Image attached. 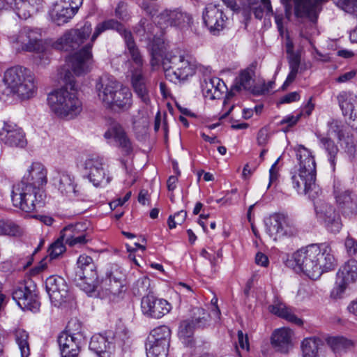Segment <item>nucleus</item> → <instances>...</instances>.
<instances>
[{
    "mask_svg": "<svg viewBox=\"0 0 357 357\" xmlns=\"http://www.w3.org/2000/svg\"><path fill=\"white\" fill-rule=\"evenodd\" d=\"M47 170L38 162H33L27 169L22 180L13 187L11 199L15 207L26 213L42 206L44 198L43 187L47 183Z\"/></svg>",
    "mask_w": 357,
    "mask_h": 357,
    "instance_id": "nucleus-1",
    "label": "nucleus"
},
{
    "mask_svg": "<svg viewBox=\"0 0 357 357\" xmlns=\"http://www.w3.org/2000/svg\"><path fill=\"white\" fill-rule=\"evenodd\" d=\"M292 258L296 266L312 280L333 269L335 262L331 248L327 244L303 248L294 252Z\"/></svg>",
    "mask_w": 357,
    "mask_h": 357,
    "instance_id": "nucleus-2",
    "label": "nucleus"
},
{
    "mask_svg": "<svg viewBox=\"0 0 357 357\" xmlns=\"http://www.w3.org/2000/svg\"><path fill=\"white\" fill-rule=\"evenodd\" d=\"M298 162V174L291 176L294 188L298 194L307 195L314 199L321 192L316 184V162L312 152L303 145L295 149Z\"/></svg>",
    "mask_w": 357,
    "mask_h": 357,
    "instance_id": "nucleus-3",
    "label": "nucleus"
},
{
    "mask_svg": "<svg viewBox=\"0 0 357 357\" xmlns=\"http://www.w3.org/2000/svg\"><path fill=\"white\" fill-rule=\"evenodd\" d=\"M109 29H115L121 36L127 30L122 24L114 19L98 24L91 36V42L77 52L70 55L67 59L69 66L75 75H81L90 70L93 63V56L91 53L93 44L102 32Z\"/></svg>",
    "mask_w": 357,
    "mask_h": 357,
    "instance_id": "nucleus-4",
    "label": "nucleus"
},
{
    "mask_svg": "<svg viewBox=\"0 0 357 357\" xmlns=\"http://www.w3.org/2000/svg\"><path fill=\"white\" fill-rule=\"evenodd\" d=\"M109 29H115L121 36L127 30L122 24L114 19L98 24L91 36V42L77 52L70 55L67 59L69 66L75 75H81L90 70L93 63V56L91 53L93 44L102 32Z\"/></svg>",
    "mask_w": 357,
    "mask_h": 357,
    "instance_id": "nucleus-5",
    "label": "nucleus"
},
{
    "mask_svg": "<svg viewBox=\"0 0 357 357\" xmlns=\"http://www.w3.org/2000/svg\"><path fill=\"white\" fill-rule=\"evenodd\" d=\"M50 111L59 119L72 120L82 111V102L77 93L66 88L54 90L47 96Z\"/></svg>",
    "mask_w": 357,
    "mask_h": 357,
    "instance_id": "nucleus-6",
    "label": "nucleus"
},
{
    "mask_svg": "<svg viewBox=\"0 0 357 357\" xmlns=\"http://www.w3.org/2000/svg\"><path fill=\"white\" fill-rule=\"evenodd\" d=\"M196 63L180 51H169L162 59V68L166 79L171 82L185 80L192 76L196 70Z\"/></svg>",
    "mask_w": 357,
    "mask_h": 357,
    "instance_id": "nucleus-7",
    "label": "nucleus"
},
{
    "mask_svg": "<svg viewBox=\"0 0 357 357\" xmlns=\"http://www.w3.org/2000/svg\"><path fill=\"white\" fill-rule=\"evenodd\" d=\"M75 282L86 294L96 291L98 287L96 266L92 257L82 255L77 261Z\"/></svg>",
    "mask_w": 357,
    "mask_h": 357,
    "instance_id": "nucleus-8",
    "label": "nucleus"
},
{
    "mask_svg": "<svg viewBox=\"0 0 357 357\" xmlns=\"http://www.w3.org/2000/svg\"><path fill=\"white\" fill-rule=\"evenodd\" d=\"M266 232L274 241L284 237H291L297 234L298 231L291 220L284 214L274 213L264 221Z\"/></svg>",
    "mask_w": 357,
    "mask_h": 357,
    "instance_id": "nucleus-9",
    "label": "nucleus"
},
{
    "mask_svg": "<svg viewBox=\"0 0 357 357\" xmlns=\"http://www.w3.org/2000/svg\"><path fill=\"white\" fill-rule=\"evenodd\" d=\"M92 27L91 23L86 22L80 29H72L66 31L54 43L56 50L70 52L77 50L89 37Z\"/></svg>",
    "mask_w": 357,
    "mask_h": 357,
    "instance_id": "nucleus-10",
    "label": "nucleus"
},
{
    "mask_svg": "<svg viewBox=\"0 0 357 357\" xmlns=\"http://www.w3.org/2000/svg\"><path fill=\"white\" fill-rule=\"evenodd\" d=\"M45 288L52 303L55 307H60L73 299L67 283L60 276L52 275L47 278L45 280Z\"/></svg>",
    "mask_w": 357,
    "mask_h": 357,
    "instance_id": "nucleus-11",
    "label": "nucleus"
},
{
    "mask_svg": "<svg viewBox=\"0 0 357 357\" xmlns=\"http://www.w3.org/2000/svg\"><path fill=\"white\" fill-rule=\"evenodd\" d=\"M126 275L117 266H114L107 277L99 284L96 291L105 292V295L119 296L126 291Z\"/></svg>",
    "mask_w": 357,
    "mask_h": 357,
    "instance_id": "nucleus-12",
    "label": "nucleus"
},
{
    "mask_svg": "<svg viewBox=\"0 0 357 357\" xmlns=\"http://www.w3.org/2000/svg\"><path fill=\"white\" fill-rule=\"evenodd\" d=\"M317 216L326 230L333 234L339 233L342 227V220L335 207L327 202H319L314 206Z\"/></svg>",
    "mask_w": 357,
    "mask_h": 357,
    "instance_id": "nucleus-13",
    "label": "nucleus"
},
{
    "mask_svg": "<svg viewBox=\"0 0 357 357\" xmlns=\"http://www.w3.org/2000/svg\"><path fill=\"white\" fill-rule=\"evenodd\" d=\"M12 297L23 310L36 312L40 309V303L37 294L25 284H21L15 287L13 291Z\"/></svg>",
    "mask_w": 357,
    "mask_h": 357,
    "instance_id": "nucleus-14",
    "label": "nucleus"
},
{
    "mask_svg": "<svg viewBox=\"0 0 357 357\" xmlns=\"http://www.w3.org/2000/svg\"><path fill=\"white\" fill-rule=\"evenodd\" d=\"M158 24L161 28L168 26L185 27L192 23L191 15L179 8L165 9L158 16Z\"/></svg>",
    "mask_w": 357,
    "mask_h": 357,
    "instance_id": "nucleus-15",
    "label": "nucleus"
},
{
    "mask_svg": "<svg viewBox=\"0 0 357 357\" xmlns=\"http://www.w3.org/2000/svg\"><path fill=\"white\" fill-rule=\"evenodd\" d=\"M141 307L144 315L159 319L171 310L172 305L165 299L158 298L152 294H148L142 298Z\"/></svg>",
    "mask_w": 357,
    "mask_h": 357,
    "instance_id": "nucleus-16",
    "label": "nucleus"
},
{
    "mask_svg": "<svg viewBox=\"0 0 357 357\" xmlns=\"http://www.w3.org/2000/svg\"><path fill=\"white\" fill-rule=\"evenodd\" d=\"M84 169L88 177L94 186L107 184L110 181L109 176L106 177V172L103 158L98 155L89 157L84 162Z\"/></svg>",
    "mask_w": 357,
    "mask_h": 357,
    "instance_id": "nucleus-17",
    "label": "nucleus"
},
{
    "mask_svg": "<svg viewBox=\"0 0 357 357\" xmlns=\"http://www.w3.org/2000/svg\"><path fill=\"white\" fill-rule=\"evenodd\" d=\"M0 141L10 147L24 148L26 145V139L22 130L10 121L3 123V126L0 130Z\"/></svg>",
    "mask_w": 357,
    "mask_h": 357,
    "instance_id": "nucleus-18",
    "label": "nucleus"
},
{
    "mask_svg": "<svg viewBox=\"0 0 357 357\" xmlns=\"http://www.w3.org/2000/svg\"><path fill=\"white\" fill-rule=\"evenodd\" d=\"M119 83L113 77L106 75L102 76L97 81L96 84V91L98 100L102 102L104 107L109 108L113 102L114 96L119 89Z\"/></svg>",
    "mask_w": 357,
    "mask_h": 357,
    "instance_id": "nucleus-19",
    "label": "nucleus"
},
{
    "mask_svg": "<svg viewBox=\"0 0 357 357\" xmlns=\"http://www.w3.org/2000/svg\"><path fill=\"white\" fill-rule=\"evenodd\" d=\"M202 18L204 24L213 34L224 29L227 19L222 10L212 3L206 5L202 13Z\"/></svg>",
    "mask_w": 357,
    "mask_h": 357,
    "instance_id": "nucleus-20",
    "label": "nucleus"
},
{
    "mask_svg": "<svg viewBox=\"0 0 357 357\" xmlns=\"http://www.w3.org/2000/svg\"><path fill=\"white\" fill-rule=\"evenodd\" d=\"M60 236L70 247L85 245L89 240L84 225L80 222L65 227L61 230Z\"/></svg>",
    "mask_w": 357,
    "mask_h": 357,
    "instance_id": "nucleus-21",
    "label": "nucleus"
},
{
    "mask_svg": "<svg viewBox=\"0 0 357 357\" xmlns=\"http://www.w3.org/2000/svg\"><path fill=\"white\" fill-rule=\"evenodd\" d=\"M334 194L337 204L344 216L352 218L357 214V199L350 190H340L335 187Z\"/></svg>",
    "mask_w": 357,
    "mask_h": 357,
    "instance_id": "nucleus-22",
    "label": "nucleus"
},
{
    "mask_svg": "<svg viewBox=\"0 0 357 357\" xmlns=\"http://www.w3.org/2000/svg\"><path fill=\"white\" fill-rule=\"evenodd\" d=\"M340 107L344 116H349L350 126L357 130V96L342 92L337 96Z\"/></svg>",
    "mask_w": 357,
    "mask_h": 357,
    "instance_id": "nucleus-23",
    "label": "nucleus"
},
{
    "mask_svg": "<svg viewBox=\"0 0 357 357\" xmlns=\"http://www.w3.org/2000/svg\"><path fill=\"white\" fill-rule=\"evenodd\" d=\"M294 332L289 328L276 329L271 335V342L278 352L287 354L293 348Z\"/></svg>",
    "mask_w": 357,
    "mask_h": 357,
    "instance_id": "nucleus-24",
    "label": "nucleus"
},
{
    "mask_svg": "<svg viewBox=\"0 0 357 357\" xmlns=\"http://www.w3.org/2000/svg\"><path fill=\"white\" fill-rule=\"evenodd\" d=\"M57 342L61 357H77L81 345L84 342L79 335L75 337L66 333H61L58 337Z\"/></svg>",
    "mask_w": 357,
    "mask_h": 357,
    "instance_id": "nucleus-25",
    "label": "nucleus"
},
{
    "mask_svg": "<svg viewBox=\"0 0 357 357\" xmlns=\"http://www.w3.org/2000/svg\"><path fill=\"white\" fill-rule=\"evenodd\" d=\"M52 183L62 195L71 197L77 194L75 178L66 171L56 172Z\"/></svg>",
    "mask_w": 357,
    "mask_h": 357,
    "instance_id": "nucleus-26",
    "label": "nucleus"
},
{
    "mask_svg": "<svg viewBox=\"0 0 357 357\" xmlns=\"http://www.w3.org/2000/svg\"><path fill=\"white\" fill-rule=\"evenodd\" d=\"M43 8V0H14L13 7L17 15L26 20Z\"/></svg>",
    "mask_w": 357,
    "mask_h": 357,
    "instance_id": "nucleus-27",
    "label": "nucleus"
},
{
    "mask_svg": "<svg viewBox=\"0 0 357 357\" xmlns=\"http://www.w3.org/2000/svg\"><path fill=\"white\" fill-rule=\"evenodd\" d=\"M203 95L211 100L219 99L227 89L225 82L218 77L205 79L202 84Z\"/></svg>",
    "mask_w": 357,
    "mask_h": 357,
    "instance_id": "nucleus-28",
    "label": "nucleus"
},
{
    "mask_svg": "<svg viewBox=\"0 0 357 357\" xmlns=\"http://www.w3.org/2000/svg\"><path fill=\"white\" fill-rule=\"evenodd\" d=\"M17 85L13 93L17 94L22 100L29 99L36 93L37 86L35 77L31 71Z\"/></svg>",
    "mask_w": 357,
    "mask_h": 357,
    "instance_id": "nucleus-29",
    "label": "nucleus"
},
{
    "mask_svg": "<svg viewBox=\"0 0 357 357\" xmlns=\"http://www.w3.org/2000/svg\"><path fill=\"white\" fill-rule=\"evenodd\" d=\"M131 83L137 96L144 103L149 104L150 102L149 92L145 84L143 70L139 68H134L131 70Z\"/></svg>",
    "mask_w": 357,
    "mask_h": 357,
    "instance_id": "nucleus-30",
    "label": "nucleus"
},
{
    "mask_svg": "<svg viewBox=\"0 0 357 357\" xmlns=\"http://www.w3.org/2000/svg\"><path fill=\"white\" fill-rule=\"evenodd\" d=\"M317 137L319 140V145L324 151L332 171L335 172L337 155L340 151L337 145L328 137L323 136L320 134L317 135Z\"/></svg>",
    "mask_w": 357,
    "mask_h": 357,
    "instance_id": "nucleus-31",
    "label": "nucleus"
},
{
    "mask_svg": "<svg viewBox=\"0 0 357 357\" xmlns=\"http://www.w3.org/2000/svg\"><path fill=\"white\" fill-rule=\"evenodd\" d=\"M132 105V93L130 90L123 85H119V89L116 90L114 96L113 102H112L109 109L122 111L128 110Z\"/></svg>",
    "mask_w": 357,
    "mask_h": 357,
    "instance_id": "nucleus-32",
    "label": "nucleus"
},
{
    "mask_svg": "<svg viewBox=\"0 0 357 357\" xmlns=\"http://www.w3.org/2000/svg\"><path fill=\"white\" fill-rule=\"evenodd\" d=\"M326 342L336 355L347 353L356 346L353 340L342 335L328 337L326 339Z\"/></svg>",
    "mask_w": 357,
    "mask_h": 357,
    "instance_id": "nucleus-33",
    "label": "nucleus"
},
{
    "mask_svg": "<svg viewBox=\"0 0 357 357\" xmlns=\"http://www.w3.org/2000/svg\"><path fill=\"white\" fill-rule=\"evenodd\" d=\"M270 312L278 317L284 319L289 322L301 326L303 321L297 317L293 312L291 308L287 307L284 303L277 301L269 306Z\"/></svg>",
    "mask_w": 357,
    "mask_h": 357,
    "instance_id": "nucleus-34",
    "label": "nucleus"
},
{
    "mask_svg": "<svg viewBox=\"0 0 357 357\" xmlns=\"http://www.w3.org/2000/svg\"><path fill=\"white\" fill-rule=\"evenodd\" d=\"M149 50L151 56V66L155 67L158 66L160 61L162 65V59L168 52L166 51L167 49L164 40L160 38L154 37L149 44Z\"/></svg>",
    "mask_w": 357,
    "mask_h": 357,
    "instance_id": "nucleus-35",
    "label": "nucleus"
},
{
    "mask_svg": "<svg viewBox=\"0 0 357 357\" xmlns=\"http://www.w3.org/2000/svg\"><path fill=\"white\" fill-rule=\"evenodd\" d=\"M29 71V70L20 66L8 68L4 73L3 82L13 92L17 83L24 79Z\"/></svg>",
    "mask_w": 357,
    "mask_h": 357,
    "instance_id": "nucleus-36",
    "label": "nucleus"
},
{
    "mask_svg": "<svg viewBox=\"0 0 357 357\" xmlns=\"http://www.w3.org/2000/svg\"><path fill=\"white\" fill-rule=\"evenodd\" d=\"M122 37L124 39L128 54H130L132 60L136 65L135 68H139L142 70H143L142 68L144 61L140 54V52L133 39L132 33L130 31L126 30V32L122 36Z\"/></svg>",
    "mask_w": 357,
    "mask_h": 357,
    "instance_id": "nucleus-37",
    "label": "nucleus"
},
{
    "mask_svg": "<svg viewBox=\"0 0 357 357\" xmlns=\"http://www.w3.org/2000/svg\"><path fill=\"white\" fill-rule=\"evenodd\" d=\"M13 335L21 357H29L31 354L29 333L25 330L18 328L14 330Z\"/></svg>",
    "mask_w": 357,
    "mask_h": 357,
    "instance_id": "nucleus-38",
    "label": "nucleus"
},
{
    "mask_svg": "<svg viewBox=\"0 0 357 357\" xmlns=\"http://www.w3.org/2000/svg\"><path fill=\"white\" fill-rule=\"evenodd\" d=\"M337 277L347 283L354 282L357 280V261L350 259L339 270Z\"/></svg>",
    "mask_w": 357,
    "mask_h": 357,
    "instance_id": "nucleus-39",
    "label": "nucleus"
},
{
    "mask_svg": "<svg viewBox=\"0 0 357 357\" xmlns=\"http://www.w3.org/2000/svg\"><path fill=\"white\" fill-rule=\"evenodd\" d=\"M322 341L317 337L305 338L301 344L303 357H319L318 350Z\"/></svg>",
    "mask_w": 357,
    "mask_h": 357,
    "instance_id": "nucleus-40",
    "label": "nucleus"
},
{
    "mask_svg": "<svg viewBox=\"0 0 357 357\" xmlns=\"http://www.w3.org/2000/svg\"><path fill=\"white\" fill-rule=\"evenodd\" d=\"M253 75L254 73L250 69L247 68L241 70L239 75L235 79V83L231 87V91L250 90L254 82Z\"/></svg>",
    "mask_w": 357,
    "mask_h": 357,
    "instance_id": "nucleus-41",
    "label": "nucleus"
},
{
    "mask_svg": "<svg viewBox=\"0 0 357 357\" xmlns=\"http://www.w3.org/2000/svg\"><path fill=\"white\" fill-rule=\"evenodd\" d=\"M171 331L166 326H160L154 328L149 335L147 340L154 342H158L159 344L165 347L169 346Z\"/></svg>",
    "mask_w": 357,
    "mask_h": 357,
    "instance_id": "nucleus-42",
    "label": "nucleus"
},
{
    "mask_svg": "<svg viewBox=\"0 0 357 357\" xmlns=\"http://www.w3.org/2000/svg\"><path fill=\"white\" fill-rule=\"evenodd\" d=\"M23 34L24 36H26L25 34L28 35V46H26V51L36 52L43 51V46L40 39V35L37 30L25 26L23 28Z\"/></svg>",
    "mask_w": 357,
    "mask_h": 357,
    "instance_id": "nucleus-43",
    "label": "nucleus"
},
{
    "mask_svg": "<svg viewBox=\"0 0 357 357\" xmlns=\"http://www.w3.org/2000/svg\"><path fill=\"white\" fill-rule=\"evenodd\" d=\"M114 348V344L108 342L105 337L100 334L94 335L91 338L89 349L97 355L107 349H113Z\"/></svg>",
    "mask_w": 357,
    "mask_h": 357,
    "instance_id": "nucleus-44",
    "label": "nucleus"
},
{
    "mask_svg": "<svg viewBox=\"0 0 357 357\" xmlns=\"http://www.w3.org/2000/svg\"><path fill=\"white\" fill-rule=\"evenodd\" d=\"M23 231L21 227L10 219H0V235L19 236Z\"/></svg>",
    "mask_w": 357,
    "mask_h": 357,
    "instance_id": "nucleus-45",
    "label": "nucleus"
},
{
    "mask_svg": "<svg viewBox=\"0 0 357 357\" xmlns=\"http://www.w3.org/2000/svg\"><path fill=\"white\" fill-rule=\"evenodd\" d=\"M209 314L203 308L195 307L192 311V319L190 321L195 328H204L208 324Z\"/></svg>",
    "mask_w": 357,
    "mask_h": 357,
    "instance_id": "nucleus-46",
    "label": "nucleus"
},
{
    "mask_svg": "<svg viewBox=\"0 0 357 357\" xmlns=\"http://www.w3.org/2000/svg\"><path fill=\"white\" fill-rule=\"evenodd\" d=\"M195 329V326L192 325L189 319L181 322L178 329V337L185 344L189 345L192 342Z\"/></svg>",
    "mask_w": 357,
    "mask_h": 357,
    "instance_id": "nucleus-47",
    "label": "nucleus"
},
{
    "mask_svg": "<svg viewBox=\"0 0 357 357\" xmlns=\"http://www.w3.org/2000/svg\"><path fill=\"white\" fill-rule=\"evenodd\" d=\"M168 349V347L159 344L158 342H151L149 340H147L146 342L147 357H167Z\"/></svg>",
    "mask_w": 357,
    "mask_h": 357,
    "instance_id": "nucleus-48",
    "label": "nucleus"
},
{
    "mask_svg": "<svg viewBox=\"0 0 357 357\" xmlns=\"http://www.w3.org/2000/svg\"><path fill=\"white\" fill-rule=\"evenodd\" d=\"M75 15L72 8L66 6L56 10V13L52 15V20L57 25L61 26L67 22Z\"/></svg>",
    "mask_w": 357,
    "mask_h": 357,
    "instance_id": "nucleus-49",
    "label": "nucleus"
},
{
    "mask_svg": "<svg viewBox=\"0 0 357 357\" xmlns=\"http://www.w3.org/2000/svg\"><path fill=\"white\" fill-rule=\"evenodd\" d=\"M63 333H68L71 336L77 337H81V340L85 341V337L82 332V326L80 321L76 319H72L68 323L66 330Z\"/></svg>",
    "mask_w": 357,
    "mask_h": 357,
    "instance_id": "nucleus-50",
    "label": "nucleus"
},
{
    "mask_svg": "<svg viewBox=\"0 0 357 357\" xmlns=\"http://www.w3.org/2000/svg\"><path fill=\"white\" fill-rule=\"evenodd\" d=\"M63 242H65V241H63L60 236L56 241L52 243L47 251L50 259L52 260L58 258L66 251V246Z\"/></svg>",
    "mask_w": 357,
    "mask_h": 357,
    "instance_id": "nucleus-51",
    "label": "nucleus"
},
{
    "mask_svg": "<svg viewBox=\"0 0 357 357\" xmlns=\"http://www.w3.org/2000/svg\"><path fill=\"white\" fill-rule=\"evenodd\" d=\"M123 126L118 123H112L108 130L105 132L104 137L107 139H113L116 142L126 134Z\"/></svg>",
    "mask_w": 357,
    "mask_h": 357,
    "instance_id": "nucleus-52",
    "label": "nucleus"
},
{
    "mask_svg": "<svg viewBox=\"0 0 357 357\" xmlns=\"http://www.w3.org/2000/svg\"><path fill=\"white\" fill-rule=\"evenodd\" d=\"M302 116L301 113L294 116V115H287L284 116L279 123V126H284L282 128V130L284 132H287L289 131L290 128L293 126H296L298 121L300 120Z\"/></svg>",
    "mask_w": 357,
    "mask_h": 357,
    "instance_id": "nucleus-53",
    "label": "nucleus"
},
{
    "mask_svg": "<svg viewBox=\"0 0 357 357\" xmlns=\"http://www.w3.org/2000/svg\"><path fill=\"white\" fill-rule=\"evenodd\" d=\"M335 4L345 12L357 16V0H335Z\"/></svg>",
    "mask_w": 357,
    "mask_h": 357,
    "instance_id": "nucleus-54",
    "label": "nucleus"
},
{
    "mask_svg": "<svg viewBox=\"0 0 357 357\" xmlns=\"http://www.w3.org/2000/svg\"><path fill=\"white\" fill-rule=\"evenodd\" d=\"M328 133L333 134L337 135L339 140H342L344 137V133L343 131L344 125L337 120H331L328 123Z\"/></svg>",
    "mask_w": 357,
    "mask_h": 357,
    "instance_id": "nucleus-55",
    "label": "nucleus"
},
{
    "mask_svg": "<svg viewBox=\"0 0 357 357\" xmlns=\"http://www.w3.org/2000/svg\"><path fill=\"white\" fill-rule=\"evenodd\" d=\"M187 217V212L181 210L174 213V215H170L168 218V225L169 229H174L177 225H181L185 220Z\"/></svg>",
    "mask_w": 357,
    "mask_h": 357,
    "instance_id": "nucleus-56",
    "label": "nucleus"
},
{
    "mask_svg": "<svg viewBox=\"0 0 357 357\" xmlns=\"http://www.w3.org/2000/svg\"><path fill=\"white\" fill-rule=\"evenodd\" d=\"M115 143L117 146L121 149L124 155H127L130 154L133 150L132 142L128 137L127 133L118 139Z\"/></svg>",
    "mask_w": 357,
    "mask_h": 357,
    "instance_id": "nucleus-57",
    "label": "nucleus"
},
{
    "mask_svg": "<svg viewBox=\"0 0 357 357\" xmlns=\"http://www.w3.org/2000/svg\"><path fill=\"white\" fill-rule=\"evenodd\" d=\"M348 284L349 283L337 277V280L335 282L336 286L333 288L331 293V297L335 299L340 298L342 294L344 291Z\"/></svg>",
    "mask_w": 357,
    "mask_h": 357,
    "instance_id": "nucleus-58",
    "label": "nucleus"
},
{
    "mask_svg": "<svg viewBox=\"0 0 357 357\" xmlns=\"http://www.w3.org/2000/svg\"><path fill=\"white\" fill-rule=\"evenodd\" d=\"M344 247L350 256L357 255V240L349 235L344 241Z\"/></svg>",
    "mask_w": 357,
    "mask_h": 357,
    "instance_id": "nucleus-59",
    "label": "nucleus"
},
{
    "mask_svg": "<svg viewBox=\"0 0 357 357\" xmlns=\"http://www.w3.org/2000/svg\"><path fill=\"white\" fill-rule=\"evenodd\" d=\"M151 285L150 279L147 277H142L137 280L136 286L137 287V294L142 295L148 292Z\"/></svg>",
    "mask_w": 357,
    "mask_h": 357,
    "instance_id": "nucleus-60",
    "label": "nucleus"
},
{
    "mask_svg": "<svg viewBox=\"0 0 357 357\" xmlns=\"http://www.w3.org/2000/svg\"><path fill=\"white\" fill-rule=\"evenodd\" d=\"M269 137L270 134L267 128H263L260 129L257 137L258 145L261 146H265L268 143Z\"/></svg>",
    "mask_w": 357,
    "mask_h": 357,
    "instance_id": "nucleus-61",
    "label": "nucleus"
},
{
    "mask_svg": "<svg viewBox=\"0 0 357 357\" xmlns=\"http://www.w3.org/2000/svg\"><path fill=\"white\" fill-rule=\"evenodd\" d=\"M116 16L123 21L128 20L129 17L126 10V5L123 2H119L115 9Z\"/></svg>",
    "mask_w": 357,
    "mask_h": 357,
    "instance_id": "nucleus-62",
    "label": "nucleus"
},
{
    "mask_svg": "<svg viewBox=\"0 0 357 357\" xmlns=\"http://www.w3.org/2000/svg\"><path fill=\"white\" fill-rule=\"evenodd\" d=\"M149 26L148 20L145 18H142L138 25L135 28V32L141 36L144 35L146 32H151ZM150 26H152L151 24H150Z\"/></svg>",
    "mask_w": 357,
    "mask_h": 357,
    "instance_id": "nucleus-63",
    "label": "nucleus"
},
{
    "mask_svg": "<svg viewBox=\"0 0 357 357\" xmlns=\"http://www.w3.org/2000/svg\"><path fill=\"white\" fill-rule=\"evenodd\" d=\"M274 84L275 82L273 81H270L267 84L264 83L259 88L255 87L253 89V93L257 95L268 93L271 90L273 89Z\"/></svg>",
    "mask_w": 357,
    "mask_h": 357,
    "instance_id": "nucleus-64",
    "label": "nucleus"
}]
</instances>
